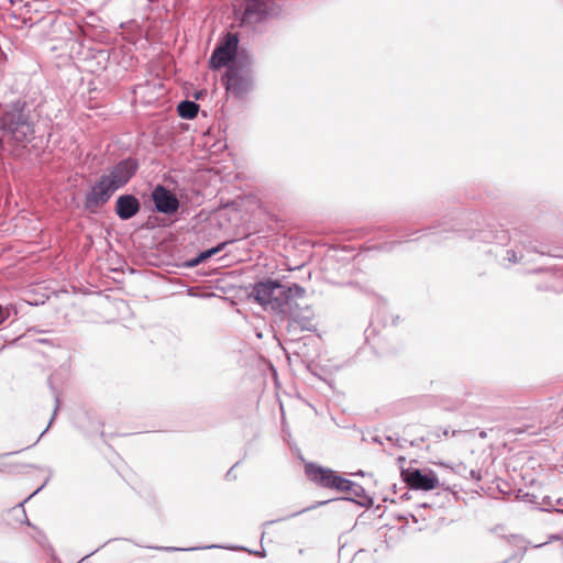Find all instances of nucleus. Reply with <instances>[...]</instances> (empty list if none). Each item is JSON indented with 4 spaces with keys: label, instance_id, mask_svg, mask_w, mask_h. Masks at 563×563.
I'll return each instance as SVG.
<instances>
[{
    "label": "nucleus",
    "instance_id": "obj_9",
    "mask_svg": "<svg viewBox=\"0 0 563 563\" xmlns=\"http://www.w3.org/2000/svg\"><path fill=\"white\" fill-rule=\"evenodd\" d=\"M115 191L117 189L108 181V178L101 175L86 194L84 208L91 213L97 212L101 206L110 200Z\"/></svg>",
    "mask_w": 563,
    "mask_h": 563
},
{
    "label": "nucleus",
    "instance_id": "obj_20",
    "mask_svg": "<svg viewBox=\"0 0 563 563\" xmlns=\"http://www.w3.org/2000/svg\"><path fill=\"white\" fill-rule=\"evenodd\" d=\"M386 441L390 442L394 445H397L399 448H404V444L407 442L406 439H402L398 435H386Z\"/></svg>",
    "mask_w": 563,
    "mask_h": 563
},
{
    "label": "nucleus",
    "instance_id": "obj_13",
    "mask_svg": "<svg viewBox=\"0 0 563 563\" xmlns=\"http://www.w3.org/2000/svg\"><path fill=\"white\" fill-rule=\"evenodd\" d=\"M346 492H349L352 496L343 497L341 498L342 500L354 501L362 507H369L373 505V499L368 495H366V492L362 485L352 482Z\"/></svg>",
    "mask_w": 563,
    "mask_h": 563
},
{
    "label": "nucleus",
    "instance_id": "obj_19",
    "mask_svg": "<svg viewBox=\"0 0 563 563\" xmlns=\"http://www.w3.org/2000/svg\"><path fill=\"white\" fill-rule=\"evenodd\" d=\"M58 407H59V398H58V396L55 394V409H54V413H53V417H52V419H51V421H49L48 426H47V427H46V429H45V430H44V431H43V432H42V433H41V434H40V435L34 440V442H33V443H31V444H29V445H26V446H25V449H29V448H31V446L35 445V444L40 441V439L43 437V434L48 430V428H49V426L52 424V421H53V419H54V417H55V415H56V412H57V410H58Z\"/></svg>",
    "mask_w": 563,
    "mask_h": 563
},
{
    "label": "nucleus",
    "instance_id": "obj_37",
    "mask_svg": "<svg viewBox=\"0 0 563 563\" xmlns=\"http://www.w3.org/2000/svg\"><path fill=\"white\" fill-rule=\"evenodd\" d=\"M556 512H563V509H555Z\"/></svg>",
    "mask_w": 563,
    "mask_h": 563
},
{
    "label": "nucleus",
    "instance_id": "obj_25",
    "mask_svg": "<svg viewBox=\"0 0 563 563\" xmlns=\"http://www.w3.org/2000/svg\"><path fill=\"white\" fill-rule=\"evenodd\" d=\"M240 462H236L228 472H227V475L225 477L228 479H231V478H235V476H233V468L236 467L239 465Z\"/></svg>",
    "mask_w": 563,
    "mask_h": 563
},
{
    "label": "nucleus",
    "instance_id": "obj_32",
    "mask_svg": "<svg viewBox=\"0 0 563 563\" xmlns=\"http://www.w3.org/2000/svg\"><path fill=\"white\" fill-rule=\"evenodd\" d=\"M556 504H558V505H563V500H562L561 498H559V499L556 500Z\"/></svg>",
    "mask_w": 563,
    "mask_h": 563
},
{
    "label": "nucleus",
    "instance_id": "obj_33",
    "mask_svg": "<svg viewBox=\"0 0 563 563\" xmlns=\"http://www.w3.org/2000/svg\"><path fill=\"white\" fill-rule=\"evenodd\" d=\"M548 542H544V543H541V544H537L534 545L536 548H541L542 545L547 544Z\"/></svg>",
    "mask_w": 563,
    "mask_h": 563
},
{
    "label": "nucleus",
    "instance_id": "obj_10",
    "mask_svg": "<svg viewBox=\"0 0 563 563\" xmlns=\"http://www.w3.org/2000/svg\"><path fill=\"white\" fill-rule=\"evenodd\" d=\"M151 198L155 210L159 213L172 216L179 209L177 196L163 185H156L151 192Z\"/></svg>",
    "mask_w": 563,
    "mask_h": 563
},
{
    "label": "nucleus",
    "instance_id": "obj_18",
    "mask_svg": "<svg viewBox=\"0 0 563 563\" xmlns=\"http://www.w3.org/2000/svg\"><path fill=\"white\" fill-rule=\"evenodd\" d=\"M350 484H352V481L335 474L332 489L346 492L350 487Z\"/></svg>",
    "mask_w": 563,
    "mask_h": 563
},
{
    "label": "nucleus",
    "instance_id": "obj_23",
    "mask_svg": "<svg viewBox=\"0 0 563 563\" xmlns=\"http://www.w3.org/2000/svg\"><path fill=\"white\" fill-rule=\"evenodd\" d=\"M201 263H202V262H201V258H199V254H198L197 256H195V257H192V258L188 260V261L185 263V265H186L187 267H196V266H198V265H199V264H201Z\"/></svg>",
    "mask_w": 563,
    "mask_h": 563
},
{
    "label": "nucleus",
    "instance_id": "obj_34",
    "mask_svg": "<svg viewBox=\"0 0 563 563\" xmlns=\"http://www.w3.org/2000/svg\"><path fill=\"white\" fill-rule=\"evenodd\" d=\"M254 553L257 554V555H262V556L264 555V552H262V551L254 552Z\"/></svg>",
    "mask_w": 563,
    "mask_h": 563
},
{
    "label": "nucleus",
    "instance_id": "obj_6",
    "mask_svg": "<svg viewBox=\"0 0 563 563\" xmlns=\"http://www.w3.org/2000/svg\"><path fill=\"white\" fill-rule=\"evenodd\" d=\"M239 36L235 33H227L223 41L213 49L209 66L211 69H220L234 65L242 53H250L246 48L239 46Z\"/></svg>",
    "mask_w": 563,
    "mask_h": 563
},
{
    "label": "nucleus",
    "instance_id": "obj_8",
    "mask_svg": "<svg viewBox=\"0 0 563 563\" xmlns=\"http://www.w3.org/2000/svg\"><path fill=\"white\" fill-rule=\"evenodd\" d=\"M140 167L139 161L134 157H125L108 169V173L102 176L108 178V181L119 190L124 187L131 178L136 174Z\"/></svg>",
    "mask_w": 563,
    "mask_h": 563
},
{
    "label": "nucleus",
    "instance_id": "obj_4",
    "mask_svg": "<svg viewBox=\"0 0 563 563\" xmlns=\"http://www.w3.org/2000/svg\"><path fill=\"white\" fill-rule=\"evenodd\" d=\"M225 89L235 99L242 100L255 87L253 70V56L251 53H242L234 65H229L224 78Z\"/></svg>",
    "mask_w": 563,
    "mask_h": 563
},
{
    "label": "nucleus",
    "instance_id": "obj_7",
    "mask_svg": "<svg viewBox=\"0 0 563 563\" xmlns=\"http://www.w3.org/2000/svg\"><path fill=\"white\" fill-rule=\"evenodd\" d=\"M405 461L406 457H398V463L400 464L401 478L410 489L431 490L439 486V478L434 471L427 467H404L402 463Z\"/></svg>",
    "mask_w": 563,
    "mask_h": 563
},
{
    "label": "nucleus",
    "instance_id": "obj_31",
    "mask_svg": "<svg viewBox=\"0 0 563 563\" xmlns=\"http://www.w3.org/2000/svg\"><path fill=\"white\" fill-rule=\"evenodd\" d=\"M443 435H444V437H448V435H449V430H446V429H445V430H443Z\"/></svg>",
    "mask_w": 563,
    "mask_h": 563
},
{
    "label": "nucleus",
    "instance_id": "obj_22",
    "mask_svg": "<svg viewBox=\"0 0 563 563\" xmlns=\"http://www.w3.org/2000/svg\"><path fill=\"white\" fill-rule=\"evenodd\" d=\"M89 435L99 434L103 435L102 424L100 421L92 422V429L88 431Z\"/></svg>",
    "mask_w": 563,
    "mask_h": 563
},
{
    "label": "nucleus",
    "instance_id": "obj_38",
    "mask_svg": "<svg viewBox=\"0 0 563 563\" xmlns=\"http://www.w3.org/2000/svg\"><path fill=\"white\" fill-rule=\"evenodd\" d=\"M561 415H562V418H563V408H562V410H561Z\"/></svg>",
    "mask_w": 563,
    "mask_h": 563
},
{
    "label": "nucleus",
    "instance_id": "obj_11",
    "mask_svg": "<svg viewBox=\"0 0 563 563\" xmlns=\"http://www.w3.org/2000/svg\"><path fill=\"white\" fill-rule=\"evenodd\" d=\"M140 210L141 202L132 194L120 195L115 200L114 212L123 221L132 219Z\"/></svg>",
    "mask_w": 563,
    "mask_h": 563
},
{
    "label": "nucleus",
    "instance_id": "obj_2",
    "mask_svg": "<svg viewBox=\"0 0 563 563\" xmlns=\"http://www.w3.org/2000/svg\"><path fill=\"white\" fill-rule=\"evenodd\" d=\"M0 129L19 143L33 137L34 121L25 101L19 99L1 106Z\"/></svg>",
    "mask_w": 563,
    "mask_h": 563
},
{
    "label": "nucleus",
    "instance_id": "obj_29",
    "mask_svg": "<svg viewBox=\"0 0 563 563\" xmlns=\"http://www.w3.org/2000/svg\"><path fill=\"white\" fill-rule=\"evenodd\" d=\"M373 441H374V442H376V443L382 444V440H380V438H379V437H374V438H373Z\"/></svg>",
    "mask_w": 563,
    "mask_h": 563
},
{
    "label": "nucleus",
    "instance_id": "obj_27",
    "mask_svg": "<svg viewBox=\"0 0 563 563\" xmlns=\"http://www.w3.org/2000/svg\"><path fill=\"white\" fill-rule=\"evenodd\" d=\"M46 483H47V481H45L44 484L41 487H38L30 497L36 495L40 490H42V488L46 485Z\"/></svg>",
    "mask_w": 563,
    "mask_h": 563
},
{
    "label": "nucleus",
    "instance_id": "obj_24",
    "mask_svg": "<svg viewBox=\"0 0 563 563\" xmlns=\"http://www.w3.org/2000/svg\"><path fill=\"white\" fill-rule=\"evenodd\" d=\"M470 477L476 482H479L482 479V474L479 471L471 470Z\"/></svg>",
    "mask_w": 563,
    "mask_h": 563
},
{
    "label": "nucleus",
    "instance_id": "obj_15",
    "mask_svg": "<svg viewBox=\"0 0 563 563\" xmlns=\"http://www.w3.org/2000/svg\"><path fill=\"white\" fill-rule=\"evenodd\" d=\"M328 503H330V500L317 501L314 505H311V506H309V507H306V508H302V509H300V510L294 511V512L288 514V515H286V516H284V517H282V518H278V519H275V520H268V521H265V522L263 523V526H264V527H266V526L274 525V523H276V522H280V521L288 520V519H290V518H295V517H297V516H299V515H301V514H303V512H307V511H309V510H311V509H314V508H317V507L323 506V505H325V504H328Z\"/></svg>",
    "mask_w": 563,
    "mask_h": 563
},
{
    "label": "nucleus",
    "instance_id": "obj_12",
    "mask_svg": "<svg viewBox=\"0 0 563 563\" xmlns=\"http://www.w3.org/2000/svg\"><path fill=\"white\" fill-rule=\"evenodd\" d=\"M305 471L310 481L321 487L332 489L336 472L330 468L321 467L313 463L306 464Z\"/></svg>",
    "mask_w": 563,
    "mask_h": 563
},
{
    "label": "nucleus",
    "instance_id": "obj_28",
    "mask_svg": "<svg viewBox=\"0 0 563 563\" xmlns=\"http://www.w3.org/2000/svg\"><path fill=\"white\" fill-rule=\"evenodd\" d=\"M559 539H560V536H558V534H552V536H550V538H549V541H548V542H550V541H552V540H559Z\"/></svg>",
    "mask_w": 563,
    "mask_h": 563
},
{
    "label": "nucleus",
    "instance_id": "obj_1",
    "mask_svg": "<svg viewBox=\"0 0 563 563\" xmlns=\"http://www.w3.org/2000/svg\"><path fill=\"white\" fill-rule=\"evenodd\" d=\"M307 291L296 283L266 278L252 285L250 297L274 313L282 321H287V332L313 331V311L306 302Z\"/></svg>",
    "mask_w": 563,
    "mask_h": 563
},
{
    "label": "nucleus",
    "instance_id": "obj_14",
    "mask_svg": "<svg viewBox=\"0 0 563 563\" xmlns=\"http://www.w3.org/2000/svg\"><path fill=\"white\" fill-rule=\"evenodd\" d=\"M199 104L191 100H183L177 106V113L181 119L192 120L197 117Z\"/></svg>",
    "mask_w": 563,
    "mask_h": 563
},
{
    "label": "nucleus",
    "instance_id": "obj_30",
    "mask_svg": "<svg viewBox=\"0 0 563 563\" xmlns=\"http://www.w3.org/2000/svg\"><path fill=\"white\" fill-rule=\"evenodd\" d=\"M426 507H429V504L424 503V504L419 505V508H426Z\"/></svg>",
    "mask_w": 563,
    "mask_h": 563
},
{
    "label": "nucleus",
    "instance_id": "obj_36",
    "mask_svg": "<svg viewBox=\"0 0 563 563\" xmlns=\"http://www.w3.org/2000/svg\"><path fill=\"white\" fill-rule=\"evenodd\" d=\"M412 519H413L416 522L418 521V519H417L416 515H412Z\"/></svg>",
    "mask_w": 563,
    "mask_h": 563
},
{
    "label": "nucleus",
    "instance_id": "obj_16",
    "mask_svg": "<svg viewBox=\"0 0 563 563\" xmlns=\"http://www.w3.org/2000/svg\"><path fill=\"white\" fill-rule=\"evenodd\" d=\"M150 549L158 550V551H165V552H177V551H196V550H203V549H214V548H221L220 545H208V547H192V548H177V547H148Z\"/></svg>",
    "mask_w": 563,
    "mask_h": 563
},
{
    "label": "nucleus",
    "instance_id": "obj_3",
    "mask_svg": "<svg viewBox=\"0 0 563 563\" xmlns=\"http://www.w3.org/2000/svg\"><path fill=\"white\" fill-rule=\"evenodd\" d=\"M470 239L497 244H504L507 241L512 242V247L506 250L505 256L503 257V260L508 262L509 265L521 263L525 257V250L527 252L543 254V252L538 250V247L530 240V236L523 231H515L510 235L506 230H494L489 227L488 229L481 230L477 235L470 236Z\"/></svg>",
    "mask_w": 563,
    "mask_h": 563
},
{
    "label": "nucleus",
    "instance_id": "obj_17",
    "mask_svg": "<svg viewBox=\"0 0 563 563\" xmlns=\"http://www.w3.org/2000/svg\"><path fill=\"white\" fill-rule=\"evenodd\" d=\"M230 242H221L219 244H217L216 246L211 247V249H208V250H205L202 252L199 253V258H201V262H205L207 261L208 258H210L211 256L220 253L222 250H224V247L229 244Z\"/></svg>",
    "mask_w": 563,
    "mask_h": 563
},
{
    "label": "nucleus",
    "instance_id": "obj_26",
    "mask_svg": "<svg viewBox=\"0 0 563 563\" xmlns=\"http://www.w3.org/2000/svg\"><path fill=\"white\" fill-rule=\"evenodd\" d=\"M534 498H536V496L530 495V494H525L523 495V500L528 501V503H534Z\"/></svg>",
    "mask_w": 563,
    "mask_h": 563
},
{
    "label": "nucleus",
    "instance_id": "obj_5",
    "mask_svg": "<svg viewBox=\"0 0 563 563\" xmlns=\"http://www.w3.org/2000/svg\"><path fill=\"white\" fill-rule=\"evenodd\" d=\"M280 7L274 0H243L240 25L255 27L269 19L278 16Z\"/></svg>",
    "mask_w": 563,
    "mask_h": 563
},
{
    "label": "nucleus",
    "instance_id": "obj_35",
    "mask_svg": "<svg viewBox=\"0 0 563 563\" xmlns=\"http://www.w3.org/2000/svg\"><path fill=\"white\" fill-rule=\"evenodd\" d=\"M200 96H201V92H198V93L196 95V98H197V99H199V98H200Z\"/></svg>",
    "mask_w": 563,
    "mask_h": 563
},
{
    "label": "nucleus",
    "instance_id": "obj_21",
    "mask_svg": "<svg viewBox=\"0 0 563 563\" xmlns=\"http://www.w3.org/2000/svg\"><path fill=\"white\" fill-rule=\"evenodd\" d=\"M10 307L0 305V325L10 318Z\"/></svg>",
    "mask_w": 563,
    "mask_h": 563
}]
</instances>
